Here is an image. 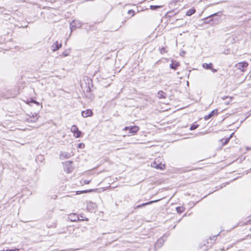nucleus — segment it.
I'll list each match as a JSON object with an SVG mask.
<instances>
[{
	"mask_svg": "<svg viewBox=\"0 0 251 251\" xmlns=\"http://www.w3.org/2000/svg\"><path fill=\"white\" fill-rule=\"evenodd\" d=\"M62 47V44H59L58 41H56L55 43H54L52 46V51H55L57 50H58L61 47Z\"/></svg>",
	"mask_w": 251,
	"mask_h": 251,
	"instance_id": "10",
	"label": "nucleus"
},
{
	"mask_svg": "<svg viewBox=\"0 0 251 251\" xmlns=\"http://www.w3.org/2000/svg\"><path fill=\"white\" fill-rule=\"evenodd\" d=\"M71 130L74 134H75V132H77L78 130V129L76 126L73 125L71 127Z\"/></svg>",
	"mask_w": 251,
	"mask_h": 251,
	"instance_id": "23",
	"label": "nucleus"
},
{
	"mask_svg": "<svg viewBox=\"0 0 251 251\" xmlns=\"http://www.w3.org/2000/svg\"><path fill=\"white\" fill-rule=\"evenodd\" d=\"M139 129V127L137 126H130L129 127V131L130 133H132L133 134H135Z\"/></svg>",
	"mask_w": 251,
	"mask_h": 251,
	"instance_id": "12",
	"label": "nucleus"
},
{
	"mask_svg": "<svg viewBox=\"0 0 251 251\" xmlns=\"http://www.w3.org/2000/svg\"><path fill=\"white\" fill-rule=\"evenodd\" d=\"M151 166L158 169H163L165 168V165L159 163L158 159H155L154 162L151 164Z\"/></svg>",
	"mask_w": 251,
	"mask_h": 251,
	"instance_id": "4",
	"label": "nucleus"
},
{
	"mask_svg": "<svg viewBox=\"0 0 251 251\" xmlns=\"http://www.w3.org/2000/svg\"><path fill=\"white\" fill-rule=\"evenodd\" d=\"M63 55L64 56H67L68 55V53H66L65 52H63Z\"/></svg>",
	"mask_w": 251,
	"mask_h": 251,
	"instance_id": "36",
	"label": "nucleus"
},
{
	"mask_svg": "<svg viewBox=\"0 0 251 251\" xmlns=\"http://www.w3.org/2000/svg\"><path fill=\"white\" fill-rule=\"evenodd\" d=\"M185 210L184 207L182 206H178L176 208V210L177 213L180 214L182 213Z\"/></svg>",
	"mask_w": 251,
	"mask_h": 251,
	"instance_id": "21",
	"label": "nucleus"
},
{
	"mask_svg": "<svg viewBox=\"0 0 251 251\" xmlns=\"http://www.w3.org/2000/svg\"><path fill=\"white\" fill-rule=\"evenodd\" d=\"M219 235V233H218L217 235L213 236L212 237H210L209 238V240H215V238H216L217 237V236L218 235Z\"/></svg>",
	"mask_w": 251,
	"mask_h": 251,
	"instance_id": "29",
	"label": "nucleus"
},
{
	"mask_svg": "<svg viewBox=\"0 0 251 251\" xmlns=\"http://www.w3.org/2000/svg\"><path fill=\"white\" fill-rule=\"evenodd\" d=\"M81 25V23L79 21L73 20L70 25L71 32L74 30H75L76 28H80Z\"/></svg>",
	"mask_w": 251,
	"mask_h": 251,
	"instance_id": "1",
	"label": "nucleus"
},
{
	"mask_svg": "<svg viewBox=\"0 0 251 251\" xmlns=\"http://www.w3.org/2000/svg\"><path fill=\"white\" fill-rule=\"evenodd\" d=\"M81 132L78 130L77 132H75V134H74V136L76 138H79L81 136Z\"/></svg>",
	"mask_w": 251,
	"mask_h": 251,
	"instance_id": "24",
	"label": "nucleus"
},
{
	"mask_svg": "<svg viewBox=\"0 0 251 251\" xmlns=\"http://www.w3.org/2000/svg\"><path fill=\"white\" fill-rule=\"evenodd\" d=\"M59 155L60 159H67L71 156L70 153L66 151L61 152Z\"/></svg>",
	"mask_w": 251,
	"mask_h": 251,
	"instance_id": "11",
	"label": "nucleus"
},
{
	"mask_svg": "<svg viewBox=\"0 0 251 251\" xmlns=\"http://www.w3.org/2000/svg\"><path fill=\"white\" fill-rule=\"evenodd\" d=\"M198 127V125H192L190 126V129L191 130H194V129H196Z\"/></svg>",
	"mask_w": 251,
	"mask_h": 251,
	"instance_id": "25",
	"label": "nucleus"
},
{
	"mask_svg": "<svg viewBox=\"0 0 251 251\" xmlns=\"http://www.w3.org/2000/svg\"><path fill=\"white\" fill-rule=\"evenodd\" d=\"M39 117V116L38 115V114H35V115H33L32 116L29 115L26 118V121L28 123H35L38 120Z\"/></svg>",
	"mask_w": 251,
	"mask_h": 251,
	"instance_id": "5",
	"label": "nucleus"
},
{
	"mask_svg": "<svg viewBox=\"0 0 251 251\" xmlns=\"http://www.w3.org/2000/svg\"><path fill=\"white\" fill-rule=\"evenodd\" d=\"M163 5H151L150 9L152 10H155L158 8H162Z\"/></svg>",
	"mask_w": 251,
	"mask_h": 251,
	"instance_id": "22",
	"label": "nucleus"
},
{
	"mask_svg": "<svg viewBox=\"0 0 251 251\" xmlns=\"http://www.w3.org/2000/svg\"><path fill=\"white\" fill-rule=\"evenodd\" d=\"M128 14H132V16H133L134 15V11H133V10H129L128 11Z\"/></svg>",
	"mask_w": 251,
	"mask_h": 251,
	"instance_id": "28",
	"label": "nucleus"
},
{
	"mask_svg": "<svg viewBox=\"0 0 251 251\" xmlns=\"http://www.w3.org/2000/svg\"><path fill=\"white\" fill-rule=\"evenodd\" d=\"M202 67L207 70H210V69H212L213 64L211 63L209 64L207 63H203L202 65Z\"/></svg>",
	"mask_w": 251,
	"mask_h": 251,
	"instance_id": "16",
	"label": "nucleus"
},
{
	"mask_svg": "<svg viewBox=\"0 0 251 251\" xmlns=\"http://www.w3.org/2000/svg\"><path fill=\"white\" fill-rule=\"evenodd\" d=\"M72 162L71 161H66L64 164V171L67 173H70L72 172L73 168L72 166Z\"/></svg>",
	"mask_w": 251,
	"mask_h": 251,
	"instance_id": "2",
	"label": "nucleus"
},
{
	"mask_svg": "<svg viewBox=\"0 0 251 251\" xmlns=\"http://www.w3.org/2000/svg\"><path fill=\"white\" fill-rule=\"evenodd\" d=\"M5 251H19V249H15L14 250H7Z\"/></svg>",
	"mask_w": 251,
	"mask_h": 251,
	"instance_id": "30",
	"label": "nucleus"
},
{
	"mask_svg": "<svg viewBox=\"0 0 251 251\" xmlns=\"http://www.w3.org/2000/svg\"><path fill=\"white\" fill-rule=\"evenodd\" d=\"M68 219L72 222H76L79 221H82L80 220L77 215L75 213H71L68 215Z\"/></svg>",
	"mask_w": 251,
	"mask_h": 251,
	"instance_id": "7",
	"label": "nucleus"
},
{
	"mask_svg": "<svg viewBox=\"0 0 251 251\" xmlns=\"http://www.w3.org/2000/svg\"><path fill=\"white\" fill-rule=\"evenodd\" d=\"M159 200H155V201H149V202H146V203H144L141 204V208L143 207H144L146 205H149V204H152V203H153L154 202L158 201Z\"/></svg>",
	"mask_w": 251,
	"mask_h": 251,
	"instance_id": "19",
	"label": "nucleus"
},
{
	"mask_svg": "<svg viewBox=\"0 0 251 251\" xmlns=\"http://www.w3.org/2000/svg\"><path fill=\"white\" fill-rule=\"evenodd\" d=\"M222 12L221 11H219L217 13L211 15L210 16L207 17L206 19L207 20L209 18H211L209 21L215 20L216 21L218 22L222 16Z\"/></svg>",
	"mask_w": 251,
	"mask_h": 251,
	"instance_id": "3",
	"label": "nucleus"
},
{
	"mask_svg": "<svg viewBox=\"0 0 251 251\" xmlns=\"http://www.w3.org/2000/svg\"><path fill=\"white\" fill-rule=\"evenodd\" d=\"M129 127H130L126 126L125 127L124 130H127L128 129L129 130Z\"/></svg>",
	"mask_w": 251,
	"mask_h": 251,
	"instance_id": "37",
	"label": "nucleus"
},
{
	"mask_svg": "<svg viewBox=\"0 0 251 251\" xmlns=\"http://www.w3.org/2000/svg\"><path fill=\"white\" fill-rule=\"evenodd\" d=\"M84 146H85L84 144L82 143L78 144L77 145V147L78 148H83L84 147Z\"/></svg>",
	"mask_w": 251,
	"mask_h": 251,
	"instance_id": "27",
	"label": "nucleus"
},
{
	"mask_svg": "<svg viewBox=\"0 0 251 251\" xmlns=\"http://www.w3.org/2000/svg\"><path fill=\"white\" fill-rule=\"evenodd\" d=\"M164 241L163 238H160L158 239L157 242L155 244L154 247L155 248H160L162 245L163 244Z\"/></svg>",
	"mask_w": 251,
	"mask_h": 251,
	"instance_id": "13",
	"label": "nucleus"
},
{
	"mask_svg": "<svg viewBox=\"0 0 251 251\" xmlns=\"http://www.w3.org/2000/svg\"><path fill=\"white\" fill-rule=\"evenodd\" d=\"M31 102H33V103H35L37 104V105H39V103L38 102L36 101L35 100H32Z\"/></svg>",
	"mask_w": 251,
	"mask_h": 251,
	"instance_id": "31",
	"label": "nucleus"
},
{
	"mask_svg": "<svg viewBox=\"0 0 251 251\" xmlns=\"http://www.w3.org/2000/svg\"><path fill=\"white\" fill-rule=\"evenodd\" d=\"M233 134V133H232L228 137L226 138H223L221 139V142L222 143V144L225 145H226L229 141L230 139L231 138Z\"/></svg>",
	"mask_w": 251,
	"mask_h": 251,
	"instance_id": "15",
	"label": "nucleus"
},
{
	"mask_svg": "<svg viewBox=\"0 0 251 251\" xmlns=\"http://www.w3.org/2000/svg\"><path fill=\"white\" fill-rule=\"evenodd\" d=\"M160 52L161 54H163V53L166 52L167 51H166V49H165V48L163 47L160 49Z\"/></svg>",
	"mask_w": 251,
	"mask_h": 251,
	"instance_id": "26",
	"label": "nucleus"
},
{
	"mask_svg": "<svg viewBox=\"0 0 251 251\" xmlns=\"http://www.w3.org/2000/svg\"><path fill=\"white\" fill-rule=\"evenodd\" d=\"M91 191H92L91 190H85V191H82L81 193H87V192H91Z\"/></svg>",
	"mask_w": 251,
	"mask_h": 251,
	"instance_id": "33",
	"label": "nucleus"
},
{
	"mask_svg": "<svg viewBox=\"0 0 251 251\" xmlns=\"http://www.w3.org/2000/svg\"><path fill=\"white\" fill-rule=\"evenodd\" d=\"M165 93L162 91H159L157 93V97L159 99H165L166 96L165 95Z\"/></svg>",
	"mask_w": 251,
	"mask_h": 251,
	"instance_id": "18",
	"label": "nucleus"
},
{
	"mask_svg": "<svg viewBox=\"0 0 251 251\" xmlns=\"http://www.w3.org/2000/svg\"><path fill=\"white\" fill-rule=\"evenodd\" d=\"M141 208V204L138 205L136 206V207H135L134 209H138V208Z\"/></svg>",
	"mask_w": 251,
	"mask_h": 251,
	"instance_id": "34",
	"label": "nucleus"
},
{
	"mask_svg": "<svg viewBox=\"0 0 251 251\" xmlns=\"http://www.w3.org/2000/svg\"><path fill=\"white\" fill-rule=\"evenodd\" d=\"M81 115L82 117L86 118L87 117L92 116L93 115V112L91 110L87 109L86 110L82 111Z\"/></svg>",
	"mask_w": 251,
	"mask_h": 251,
	"instance_id": "9",
	"label": "nucleus"
},
{
	"mask_svg": "<svg viewBox=\"0 0 251 251\" xmlns=\"http://www.w3.org/2000/svg\"><path fill=\"white\" fill-rule=\"evenodd\" d=\"M195 12H196V10L195 8H193L190 9L186 12V15L188 16H190L192 15H193V14H194L195 13Z\"/></svg>",
	"mask_w": 251,
	"mask_h": 251,
	"instance_id": "17",
	"label": "nucleus"
},
{
	"mask_svg": "<svg viewBox=\"0 0 251 251\" xmlns=\"http://www.w3.org/2000/svg\"><path fill=\"white\" fill-rule=\"evenodd\" d=\"M210 70L213 72V73H215V72H217V69H214L212 68V69H210Z\"/></svg>",
	"mask_w": 251,
	"mask_h": 251,
	"instance_id": "32",
	"label": "nucleus"
},
{
	"mask_svg": "<svg viewBox=\"0 0 251 251\" xmlns=\"http://www.w3.org/2000/svg\"><path fill=\"white\" fill-rule=\"evenodd\" d=\"M180 65V64L179 62H176V61H172V63L170 65V67L171 69L176 70L177 68Z\"/></svg>",
	"mask_w": 251,
	"mask_h": 251,
	"instance_id": "14",
	"label": "nucleus"
},
{
	"mask_svg": "<svg viewBox=\"0 0 251 251\" xmlns=\"http://www.w3.org/2000/svg\"><path fill=\"white\" fill-rule=\"evenodd\" d=\"M218 114V109H215L212 111L209 114L204 116V119L205 120H208L210 118H212L214 115H217Z\"/></svg>",
	"mask_w": 251,
	"mask_h": 251,
	"instance_id": "8",
	"label": "nucleus"
},
{
	"mask_svg": "<svg viewBox=\"0 0 251 251\" xmlns=\"http://www.w3.org/2000/svg\"><path fill=\"white\" fill-rule=\"evenodd\" d=\"M248 66V63L246 62H240L236 65L237 67L243 72L245 71Z\"/></svg>",
	"mask_w": 251,
	"mask_h": 251,
	"instance_id": "6",
	"label": "nucleus"
},
{
	"mask_svg": "<svg viewBox=\"0 0 251 251\" xmlns=\"http://www.w3.org/2000/svg\"><path fill=\"white\" fill-rule=\"evenodd\" d=\"M90 181V180H84V182L85 184H89Z\"/></svg>",
	"mask_w": 251,
	"mask_h": 251,
	"instance_id": "35",
	"label": "nucleus"
},
{
	"mask_svg": "<svg viewBox=\"0 0 251 251\" xmlns=\"http://www.w3.org/2000/svg\"><path fill=\"white\" fill-rule=\"evenodd\" d=\"M159 200H155V201H149V202H146V203H144L141 204V208L143 207H144L146 205H149V204H152V203H153L154 202L158 201Z\"/></svg>",
	"mask_w": 251,
	"mask_h": 251,
	"instance_id": "20",
	"label": "nucleus"
}]
</instances>
